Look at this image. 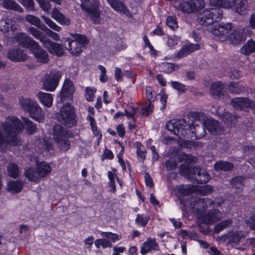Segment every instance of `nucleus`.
<instances>
[{"label":"nucleus","mask_w":255,"mask_h":255,"mask_svg":"<svg viewBox=\"0 0 255 255\" xmlns=\"http://www.w3.org/2000/svg\"><path fill=\"white\" fill-rule=\"evenodd\" d=\"M23 129L22 123L15 116H8L5 122L0 123V151L5 150L8 145L19 144L18 134Z\"/></svg>","instance_id":"obj_1"},{"label":"nucleus","mask_w":255,"mask_h":255,"mask_svg":"<svg viewBox=\"0 0 255 255\" xmlns=\"http://www.w3.org/2000/svg\"><path fill=\"white\" fill-rule=\"evenodd\" d=\"M167 129L180 139L188 138L189 133L195 134L196 137H201L205 135V124L202 126H195L190 122L189 118L179 120L173 119L166 124Z\"/></svg>","instance_id":"obj_2"},{"label":"nucleus","mask_w":255,"mask_h":255,"mask_svg":"<svg viewBox=\"0 0 255 255\" xmlns=\"http://www.w3.org/2000/svg\"><path fill=\"white\" fill-rule=\"evenodd\" d=\"M180 162H185L179 169V173L187 178L195 180L197 183L204 184L209 181L210 176L206 170L199 167L192 168L189 163L196 162V158L191 155L182 152L178 155Z\"/></svg>","instance_id":"obj_3"},{"label":"nucleus","mask_w":255,"mask_h":255,"mask_svg":"<svg viewBox=\"0 0 255 255\" xmlns=\"http://www.w3.org/2000/svg\"><path fill=\"white\" fill-rule=\"evenodd\" d=\"M21 107L28 112L30 116L38 122L43 121L45 118L44 112L34 100L21 97L19 99Z\"/></svg>","instance_id":"obj_4"},{"label":"nucleus","mask_w":255,"mask_h":255,"mask_svg":"<svg viewBox=\"0 0 255 255\" xmlns=\"http://www.w3.org/2000/svg\"><path fill=\"white\" fill-rule=\"evenodd\" d=\"M72 36L73 39L63 38V44L71 54L77 56L82 52V47L89 43V40L86 36L79 34L72 35Z\"/></svg>","instance_id":"obj_5"},{"label":"nucleus","mask_w":255,"mask_h":255,"mask_svg":"<svg viewBox=\"0 0 255 255\" xmlns=\"http://www.w3.org/2000/svg\"><path fill=\"white\" fill-rule=\"evenodd\" d=\"M56 119L67 127L71 128L77 123L73 106L69 103L64 104L56 114Z\"/></svg>","instance_id":"obj_6"},{"label":"nucleus","mask_w":255,"mask_h":255,"mask_svg":"<svg viewBox=\"0 0 255 255\" xmlns=\"http://www.w3.org/2000/svg\"><path fill=\"white\" fill-rule=\"evenodd\" d=\"M81 9L85 11L92 20L94 24H99L102 22L101 12L99 9V0H80Z\"/></svg>","instance_id":"obj_7"},{"label":"nucleus","mask_w":255,"mask_h":255,"mask_svg":"<svg viewBox=\"0 0 255 255\" xmlns=\"http://www.w3.org/2000/svg\"><path fill=\"white\" fill-rule=\"evenodd\" d=\"M215 203L208 198H199L191 197L189 200V206L192 212L195 213L198 219H200L205 213L206 208L211 207Z\"/></svg>","instance_id":"obj_8"},{"label":"nucleus","mask_w":255,"mask_h":255,"mask_svg":"<svg viewBox=\"0 0 255 255\" xmlns=\"http://www.w3.org/2000/svg\"><path fill=\"white\" fill-rule=\"evenodd\" d=\"M216 4L223 8H231L236 12L244 15L247 13V6L242 0H216Z\"/></svg>","instance_id":"obj_9"},{"label":"nucleus","mask_w":255,"mask_h":255,"mask_svg":"<svg viewBox=\"0 0 255 255\" xmlns=\"http://www.w3.org/2000/svg\"><path fill=\"white\" fill-rule=\"evenodd\" d=\"M61 76V73L56 70L52 71L50 74H46L43 80L44 88L47 91H54L57 87Z\"/></svg>","instance_id":"obj_10"},{"label":"nucleus","mask_w":255,"mask_h":255,"mask_svg":"<svg viewBox=\"0 0 255 255\" xmlns=\"http://www.w3.org/2000/svg\"><path fill=\"white\" fill-rule=\"evenodd\" d=\"M205 6L204 0H189L182 2L179 6L180 10L186 13H195L202 10Z\"/></svg>","instance_id":"obj_11"},{"label":"nucleus","mask_w":255,"mask_h":255,"mask_svg":"<svg viewBox=\"0 0 255 255\" xmlns=\"http://www.w3.org/2000/svg\"><path fill=\"white\" fill-rule=\"evenodd\" d=\"M74 91L73 82L69 79H66L60 93V102L63 103L66 99H71Z\"/></svg>","instance_id":"obj_12"},{"label":"nucleus","mask_w":255,"mask_h":255,"mask_svg":"<svg viewBox=\"0 0 255 255\" xmlns=\"http://www.w3.org/2000/svg\"><path fill=\"white\" fill-rule=\"evenodd\" d=\"M33 47L30 49L34 55L37 62L47 63L49 61V57L46 51L41 47L37 42H33Z\"/></svg>","instance_id":"obj_13"},{"label":"nucleus","mask_w":255,"mask_h":255,"mask_svg":"<svg viewBox=\"0 0 255 255\" xmlns=\"http://www.w3.org/2000/svg\"><path fill=\"white\" fill-rule=\"evenodd\" d=\"M232 24L228 23L226 24H220L218 26H215L210 30L211 33L215 36H222L224 39H228L227 35L231 31L232 28Z\"/></svg>","instance_id":"obj_14"},{"label":"nucleus","mask_w":255,"mask_h":255,"mask_svg":"<svg viewBox=\"0 0 255 255\" xmlns=\"http://www.w3.org/2000/svg\"><path fill=\"white\" fill-rule=\"evenodd\" d=\"M223 213L217 209H213L205 213L200 219L204 224H213L218 221L223 217Z\"/></svg>","instance_id":"obj_15"},{"label":"nucleus","mask_w":255,"mask_h":255,"mask_svg":"<svg viewBox=\"0 0 255 255\" xmlns=\"http://www.w3.org/2000/svg\"><path fill=\"white\" fill-rule=\"evenodd\" d=\"M107 1L111 7L117 12L129 17L131 16V13L123 1L121 0H107Z\"/></svg>","instance_id":"obj_16"},{"label":"nucleus","mask_w":255,"mask_h":255,"mask_svg":"<svg viewBox=\"0 0 255 255\" xmlns=\"http://www.w3.org/2000/svg\"><path fill=\"white\" fill-rule=\"evenodd\" d=\"M246 36L247 34L243 29L234 30L228 36V39L231 44L236 45L245 41Z\"/></svg>","instance_id":"obj_17"},{"label":"nucleus","mask_w":255,"mask_h":255,"mask_svg":"<svg viewBox=\"0 0 255 255\" xmlns=\"http://www.w3.org/2000/svg\"><path fill=\"white\" fill-rule=\"evenodd\" d=\"M232 106L238 110L244 108H252L255 106L254 102L247 98H235L231 100Z\"/></svg>","instance_id":"obj_18"},{"label":"nucleus","mask_w":255,"mask_h":255,"mask_svg":"<svg viewBox=\"0 0 255 255\" xmlns=\"http://www.w3.org/2000/svg\"><path fill=\"white\" fill-rule=\"evenodd\" d=\"M225 91V85L221 82L217 81L211 85L210 93L215 99H219L224 96Z\"/></svg>","instance_id":"obj_19"},{"label":"nucleus","mask_w":255,"mask_h":255,"mask_svg":"<svg viewBox=\"0 0 255 255\" xmlns=\"http://www.w3.org/2000/svg\"><path fill=\"white\" fill-rule=\"evenodd\" d=\"M14 40L18 43L20 46L31 49L33 47V42H36L32 39L25 33L20 32L14 37Z\"/></svg>","instance_id":"obj_20"},{"label":"nucleus","mask_w":255,"mask_h":255,"mask_svg":"<svg viewBox=\"0 0 255 255\" xmlns=\"http://www.w3.org/2000/svg\"><path fill=\"white\" fill-rule=\"evenodd\" d=\"M43 46L47 49L50 53L58 56L63 55L65 51L64 48L62 47L61 45L52 42L49 39L44 43Z\"/></svg>","instance_id":"obj_21"},{"label":"nucleus","mask_w":255,"mask_h":255,"mask_svg":"<svg viewBox=\"0 0 255 255\" xmlns=\"http://www.w3.org/2000/svg\"><path fill=\"white\" fill-rule=\"evenodd\" d=\"M8 59L13 61H23L27 59V55L19 48H14L10 49L7 54Z\"/></svg>","instance_id":"obj_22"},{"label":"nucleus","mask_w":255,"mask_h":255,"mask_svg":"<svg viewBox=\"0 0 255 255\" xmlns=\"http://www.w3.org/2000/svg\"><path fill=\"white\" fill-rule=\"evenodd\" d=\"M152 250H159V246L155 239L149 238L142 244L141 247L140 253L142 255H144L151 252Z\"/></svg>","instance_id":"obj_23"},{"label":"nucleus","mask_w":255,"mask_h":255,"mask_svg":"<svg viewBox=\"0 0 255 255\" xmlns=\"http://www.w3.org/2000/svg\"><path fill=\"white\" fill-rule=\"evenodd\" d=\"M205 127L212 134H223L224 130L220 126L217 121L208 119L205 122Z\"/></svg>","instance_id":"obj_24"},{"label":"nucleus","mask_w":255,"mask_h":255,"mask_svg":"<svg viewBox=\"0 0 255 255\" xmlns=\"http://www.w3.org/2000/svg\"><path fill=\"white\" fill-rule=\"evenodd\" d=\"M51 14L52 18L62 25L68 26L71 23L70 19L61 13L56 7L53 8Z\"/></svg>","instance_id":"obj_25"},{"label":"nucleus","mask_w":255,"mask_h":255,"mask_svg":"<svg viewBox=\"0 0 255 255\" xmlns=\"http://www.w3.org/2000/svg\"><path fill=\"white\" fill-rule=\"evenodd\" d=\"M0 25L1 30L4 33L8 32L10 29L12 31L15 30L17 29L18 25L15 21L12 19L4 17L2 18L0 21Z\"/></svg>","instance_id":"obj_26"},{"label":"nucleus","mask_w":255,"mask_h":255,"mask_svg":"<svg viewBox=\"0 0 255 255\" xmlns=\"http://www.w3.org/2000/svg\"><path fill=\"white\" fill-rule=\"evenodd\" d=\"M208 9H205L203 13L198 15L197 22L201 25L207 26L213 23Z\"/></svg>","instance_id":"obj_27"},{"label":"nucleus","mask_w":255,"mask_h":255,"mask_svg":"<svg viewBox=\"0 0 255 255\" xmlns=\"http://www.w3.org/2000/svg\"><path fill=\"white\" fill-rule=\"evenodd\" d=\"M37 97L40 102L45 107L50 108L52 106L53 99L51 94L40 92Z\"/></svg>","instance_id":"obj_28"},{"label":"nucleus","mask_w":255,"mask_h":255,"mask_svg":"<svg viewBox=\"0 0 255 255\" xmlns=\"http://www.w3.org/2000/svg\"><path fill=\"white\" fill-rule=\"evenodd\" d=\"M2 6L5 9L22 12L23 10L20 5L14 0H2Z\"/></svg>","instance_id":"obj_29"},{"label":"nucleus","mask_w":255,"mask_h":255,"mask_svg":"<svg viewBox=\"0 0 255 255\" xmlns=\"http://www.w3.org/2000/svg\"><path fill=\"white\" fill-rule=\"evenodd\" d=\"M53 135L55 140H57L65 136H68L69 135V131L61 125L57 124L53 127Z\"/></svg>","instance_id":"obj_30"},{"label":"nucleus","mask_w":255,"mask_h":255,"mask_svg":"<svg viewBox=\"0 0 255 255\" xmlns=\"http://www.w3.org/2000/svg\"><path fill=\"white\" fill-rule=\"evenodd\" d=\"M28 31L36 39L39 40L43 44V45L48 39L46 38L45 34L34 27H29Z\"/></svg>","instance_id":"obj_31"},{"label":"nucleus","mask_w":255,"mask_h":255,"mask_svg":"<svg viewBox=\"0 0 255 255\" xmlns=\"http://www.w3.org/2000/svg\"><path fill=\"white\" fill-rule=\"evenodd\" d=\"M36 170L41 178L46 176L50 173L51 170L49 164L46 162L37 163Z\"/></svg>","instance_id":"obj_32"},{"label":"nucleus","mask_w":255,"mask_h":255,"mask_svg":"<svg viewBox=\"0 0 255 255\" xmlns=\"http://www.w3.org/2000/svg\"><path fill=\"white\" fill-rule=\"evenodd\" d=\"M241 52L244 55H249L255 52V42L249 40L241 49Z\"/></svg>","instance_id":"obj_33"},{"label":"nucleus","mask_w":255,"mask_h":255,"mask_svg":"<svg viewBox=\"0 0 255 255\" xmlns=\"http://www.w3.org/2000/svg\"><path fill=\"white\" fill-rule=\"evenodd\" d=\"M23 187V183L19 181H10L8 184V190L13 193L20 192Z\"/></svg>","instance_id":"obj_34"},{"label":"nucleus","mask_w":255,"mask_h":255,"mask_svg":"<svg viewBox=\"0 0 255 255\" xmlns=\"http://www.w3.org/2000/svg\"><path fill=\"white\" fill-rule=\"evenodd\" d=\"M223 121L227 127H232L236 125L237 117L231 113H226L223 115Z\"/></svg>","instance_id":"obj_35"},{"label":"nucleus","mask_w":255,"mask_h":255,"mask_svg":"<svg viewBox=\"0 0 255 255\" xmlns=\"http://www.w3.org/2000/svg\"><path fill=\"white\" fill-rule=\"evenodd\" d=\"M209 14L214 22L219 21L223 17V11L219 7L212 8L208 9Z\"/></svg>","instance_id":"obj_36"},{"label":"nucleus","mask_w":255,"mask_h":255,"mask_svg":"<svg viewBox=\"0 0 255 255\" xmlns=\"http://www.w3.org/2000/svg\"><path fill=\"white\" fill-rule=\"evenodd\" d=\"M233 168V164L232 163L223 161L217 162L214 165V168L216 170L227 171L232 170Z\"/></svg>","instance_id":"obj_37"},{"label":"nucleus","mask_w":255,"mask_h":255,"mask_svg":"<svg viewBox=\"0 0 255 255\" xmlns=\"http://www.w3.org/2000/svg\"><path fill=\"white\" fill-rule=\"evenodd\" d=\"M25 176L31 181L37 182L40 178L37 170L34 168H29L25 171Z\"/></svg>","instance_id":"obj_38"},{"label":"nucleus","mask_w":255,"mask_h":255,"mask_svg":"<svg viewBox=\"0 0 255 255\" xmlns=\"http://www.w3.org/2000/svg\"><path fill=\"white\" fill-rule=\"evenodd\" d=\"M7 172L8 175L12 178H15L20 174L18 166L14 164L10 163L7 166Z\"/></svg>","instance_id":"obj_39"},{"label":"nucleus","mask_w":255,"mask_h":255,"mask_svg":"<svg viewBox=\"0 0 255 255\" xmlns=\"http://www.w3.org/2000/svg\"><path fill=\"white\" fill-rule=\"evenodd\" d=\"M228 89L230 92L233 94H240L245 91V87L240 83H230Z\"/></svg>","instance_id":"obj_40"},{"label":"nucleus","mask_w":255,"mask_h":255,"mask_svg":"<svg viewBox=\"0 0 255 255\" xmlns=\"http://www.w3.org/2000/svg\"><path fill=\"white\" fill-rule=\"evenodd\" d=\"M160 68L162 72L170 73L177 70L179 68V66L174 63L164 62L161 64Z\"/></svg>","instance_id":"obj_41"},{"label":"nucleus","mask_w":255,"mask_h":255,"mask_svg":"<svg viewBox=\"0 0 255 255\" xmlns=\"http://www.w3.org/2000/svg\"><path fill=\"white\" fill-rule=\"evenodd\" d=\"M244 178L242 176L236 177L233 179L231 183L232 187L238 190L237 192H240L244 186Z\"/></svg>","instance_id":"obj_42"},{"label":"nucleus","mask_w":255,"mask_h":255,"mask_svg":"<svg viewBox=\"0 0 255 255\" xmlns=\"http://www.w3.org/2000/svg\"><path fill=\"white\" fill-rule=\"evenodd\" d=\"M68 136L60 138L56 140L57 141L58 146L61 150L67 151L70 147V142L67 139Z\"/></svg>","instance_id":"obj_43"},{"label":"nucleus","mask_w":255,"mask_h":255,"mask_svg":"<svg viewBox=\"0 0 255 255\" xmlns=\"http://www.w3.org/2000/svg\"><path fill=\"white\" fill-rule=\"evenodd\" d=\"M100 234L103 237H105L106 239L110 241L111 243L112 242L115 243L116 241H118L121 239L117 234L111 232H101Z\"/></svg>","instance_id":"obj_44"},{"label":"nucleus","mask_w":255,"mask_h":255,"mask_svg":"<svg viewBox=\"0 0 255 255\" xmlns=\"http://www.w3.org/2000/svg\"><path fill=\"white\" fill-rule=\"evenodd\" d=\"M22 120L26 125V129L30 134H33L36 131L37 128L35 124L31 122L28 118L22 117Z\"/></svg>","instance_id":"obj_45"},{"label":"nucleus","mask_w":255,"mask_h":255,"mask_svg":"<svg viewBox=\"0 0 255 255\" xmlns=\"http://www.w3.org/2000/svg\"><path fill=\"white\" fill-rule=\"evenodd\" d=\"M200 48V45L198 44H189L182 47V49L187 56L194 51L199 49Z\"/></svg>","instance_id":"obj_46"},{"label":"nucleus","mask_w":255,"mask_h":255,"mask_svg":"<svg viewBox=\"0 0 255 255\" xmlns=\"http://www.w3.org/2000/svg\"><path fill=\"white\" fill-rule=\"evenodd\" d=\"M200 48V45L198 44H189L182 47V49L187 56L194 51L199 49Z\"/></svg>","instance_id":"obj_47"},{"label":"nucleus","mask_w":255,"mask_h":255,"mask_svg":"<svg viewBox=\"0 0 255 255\" xmlns=\"http://www.w3.org/2000/svg\"><path fill=\"white\" fill-rule=\"evenodd\" d=\"M233 223L232 219H228L226 220L222 221L219 224H217L215 227V231L217 232L221 231L224 229L230 226Z\"/></svg>","instance_id":"obj_48"},{"label":"nucleus","mask_w":255,"mask_h":255,"mask_svg":"<svg viewBox=\"0 0 255 255\" xmlns=\"http://www.w3.org/2000/svg\"><path fill=\"white\" fill-rule=\"evenodd\" d=\"M95 245L97 248H99L100 246L103 248H111L112 244L111 242L106 239H97L95 241Z\"/></svg>","instance_id":"obj_49"},{"label":"nucleus","mask_w":255,"mask_h":255,"mask_svg":"<svg viewBox=\"0 0 255 255\" xmlns=\"http://www.w3.org/2000/svg\"><path fill=\"white\" fill-rule=\"evenodd\" d=\"M41 18L44 22L53 30L56 31H59L61 30V27L50 18L45 16H42Z\"/></svg>","instance_id":"obj_50"},{"label":"nucleus","mask_w":255,"mask_h":255,"mask_svg":"<svg viewBox=\"0 0 255 255\" xmlns=\"http://www.w3.org/2000/svg\"><path fill=\"white\" fill-rule=\"evenodd\" d=\"M166 24L171 29L175 30L178 27L176 18L175 16H169L167 18Z\"/></svg>","instance_id":"obj_51"},{"label":"nucleus","mask_w":255,"mask_h":255,"mask_svg":"<svg viewBox=\"0 0 255 255\" xmlns=\"http://www.w3.org/2000/svg\"><path fill=\"white\" fill-rule=\"evenodd\" d=\"M37 2L44 11L49 12L51 8V4L48 0H39Z\"/></svg>","instance_id":"obj_52"},{"label":"nucleus","mask_w":255,"mask_h":255,"mask_svg":"<svg viewBox=\"0 0 255 255\" xmlns=\"http://www.w3.org/2000/svg\"><path fill=\"white\" fill-rule=\"evenodd\" d=\"M148 220V217L142 214H138L135 219V222L142 227H145L147 224Z\"/></svg>","instance_id":"obj_53"},{"label":"nucleus","mask_w":255,"mask_h":255,"mask_svg":"<svg viewBox=\"0 0 255 255\" xmlns=\"http://www.w3.org/2000/svg\"><path fill=\"white\" fill-rule=\"evenodd\" d=\"M244 234L242 231H236L232 233L231 239L233 242H239L242 238H244Z\"/></svg>","instance_id":"obj_54"},{"label":"nucleus","mask_w":255,"mask_h":255,"mask_svg":"<svg viewBox=\"0 0 255 255\" xmlns=\"http://www.w3.org/2000/svg\"><path fill=\"white\" fill-rule=\"evenodd\" d=\"M20 2L29 11L34 10V2L33 0H20Z\"/></svg>","instance_id":"obj_55"},{"label":"nucleus","mask_w":255,"mask_h":255,"mask_svg":"<svg viewBox=\"0 0 255 255\" xmlns=\"http://www.w3.org/2000/svg\"><path fill=\"white\" fill-rule=\"evenodd\" d=\"M171 85L173 88L179 92L183 93L186 91L185 86L178 82L173 81L171 83Z\"/></svg>","instance_id":"obj_56"},{"label":"nucleus","mask_w":255,"mask_h":255,"mask_svg":"<svg viewBox=\"0 0 255 255\" xmlns=\"http://www.w3.org/2000/svg\"><path fill=\"white\" fill-rule=\"evenodd\" d=\"M178 192L183 195H188L192 193V189L190 186L186 185H182L179 187L178 189Z\"/></svg>","instance_id":"obj_57"},{"label":"nucleus","mask_w":255,"mask_h":255,"mask_svg":"<svg viewBox=\"0 0 255 255\" xmlns=\"http://www.w3.org/2000/svg\"><path fill=\"white\" fill-rule=\"evenodd\" d=\"M25 19L27 22L35 25V26H36V25H38L40 22L39 18L33 15H27L25 16Z\"/></svg>","instance_id":"obj_58"},{"label":"nucleus","mask_w":255,"mask_h":255,"mask_svg":"<svg viewBox=\"0 0 255 255\" xmlns=\"http://www.w3.org/2000/svg\"><path fill=\"white\" fill-rule=\"evenodd\" d=\"M142 147L143 146L141 145L137 146V155L138 158L143 163L145 159L146 151L141 149Z\"/></svg>","instance_id":"obj_59"},{"label":"nucleus","mask_w":255,"mask_h":255,"mask_svg":"<svg viewBox=\"0 0 255 255\" xmlns=\"http://www.w3.org/2000/svg\"><path fill=\"white\" fill-rule=\"evenodd\" d=\"M98 68L101 72V75L100 77V80L101 82H102L103 83H105L108 80V77L106 74V70L105 68L102 65H99Z\"/></svg>","instance_id":"obj_60"},{"label":"nucleus","mask_w":255,"mask_h":255,"mask_svg":"<svg viewBox=\"0 0 255 255\" xmlns=\"http://www.w3.org/2000/svg\"><path fill=\"white\" fill-rule=\"evenodd\" d=\"M153 109V105L152 104H151V102H149V103L146 107L143 108L140 111V114H142V115L148 116L152 112Z\"/></svg>","instance_id":"obj_61"},{"label":"nucleus","mask_w":255,"mask_h":255,"mask_svg":"<svg viewBox=\"0 0 255 255\" xmlns=\"http://www.w3.org/2000/svg\"><path fill=\"white\" fill-rule=\"evenodd\" d=\"M145 93L147 99L149 101V102H151L154 101L155 97L153 95V90L151 87H146Z\"/></svg>","instance_id":"obj_62"},{"label":"nucleus","mask_w":255,"mask_h":255,"mask_svg":"<svg viewBox=\"0 0 255 255\" xmlns=\"http://www.w3.org/2000/svg\"><path fill=\"white\" fill-rule=\"evenodd\" d=\"M114 155L111 150L109 149L106 148L102 155V160H103L105 159H112Z\"/></svg>","instance_id":"obj_63"},{"label":"nucleus","mask_w":255,"mask_h":255,"mask_svg":"<svg viewBox=\"0 0 255 255\" xmlns=\"http://www.w3.org/2000/svg\"><path fill=\"white\" fill-rule=\"evenodd\" d=\"M246 224L251 229L255 230V215L251 217L246 220Z\"/></svg>","instance_id":"obj_64"}]
</instances>
